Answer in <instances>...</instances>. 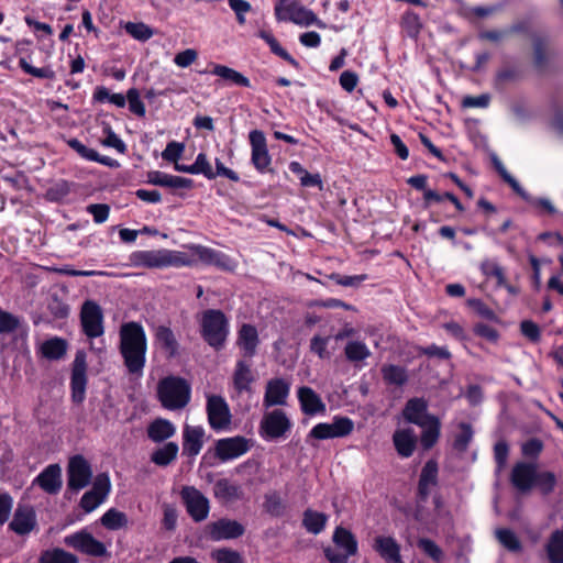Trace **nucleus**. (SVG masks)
<instances>
[{
  "instance_id": "5701e85b",
  "label": "nucleus",
  "mask_w": 563,
  "mask_h": 563,
  "mask_svg": "<svg viewBox=\"0 0 563 563\" xmlns=\"http://www.w3.org/2000/svg\"><path fill=\"white\" fill-rule=\"evenodd\" d=\"M404 418L413 424H423L428 418H433V415L428 413V401L424 398L409 399L402 410Z\"/></svg>"
},
{
  "instance_id": "c85d7f7f",
  "label": "nucleus",
  "mask_w": 563,
  "mask_h": 563,
  "mask_svg": "<svg viewBox=\"0 0 563 563\" xmlns=\"http://www.w3.org/2000/svg\"><path fill=\"white\" fill-rule=\"evenodd\" d=\"M393 441L397 453L401 457H409L413 454L417 439L411 429L397 430L393 435Z\"/></svg>"
},
{
  "instance_id": "72a5a7b5",
  "label": "nucleus",
  "mask_w": 563,
  "mask_h": 563,
  "mask_svg": "<svg viewBox=\"0 0 563 563\" xmlns=\"http://www.w3.org/2000/svg\"><path fill=\"white\" fill-rule=\"evenodd\" d=\"M328 522V516L312 509H307L302 515V527L312 534L321 533Z\"/></svg>"
},
{
  "instance_id": "ea45409f",
  "label": "nucleus",
  "mask_w": 563,
  "mask_h": 563,
  "mask_svg": "<svg viewBox=\"0 0 563 563\" xmlns=\"http://www.w3.org/2000/svg\"><path fill=\"white\" fill-rule=\"evenodd\" d=\"M258 36L267 43L272 53L289 63L292 67L299 68V63L285 48L280 46L278 41L269 31L261 30L258 32Z\"/></svg>"
},
{
  "instance_id": "6e6d98bb",
  "label": "nucleus",
  "mask_w": 563,
  "mask_h": 563,
  "mask_svg": "<svg viewBox=\"0 0 563 563\" xmlns=\"http://www.w3.org/2000/svg\"><path fill=\"white\" fill-rule=\"evenodd\" d=\"M124 30L133 38L139 41H146L153 35L152 30L144 23L128 22Z\"/></svg>"
},
{
  "instance_id": "864d4df0",
  "label": "nucleus",
  "mask_w": 563,
  "mask_h": 563,
  "mask_svg": "<svg viewBox=\"0 0 563 563\" xmlns=\"http://www.w3.org/2000/svg\"><path fill=\"white\" fill-rule=\"evenodd\" d=\"M71 188V184L67 180L59 179L56 183H54L47 190H46V198L49 201H60L66 196L69 195Z\"/></svg>"
},
{
  "instance_id": "5fc2aeb1",
  "label": "nucleus",
  "mask_w": 563,
  "mask_h": 563,
  "mask_svg": "<svg viewBox=\"0 0 563 563\" xmlns=\"http://www.w3.org/2000/svg\"><path fill=\"white\" fill-rule=\"evenodd\" d=\"M111 489L110 477L107 473H100L96 476L90 493H95L102 500L107 498Z\"/></svg>"
},
{
  "instance_id": "4c0bfd02",
  "label": "nucleus",
  "mask_w": 563,
  "mask_h": 563,
  "mask_svg": "<svg viewBox=\"0 0 563 563\" xmlns=\"http://www.w3.org/2000/svg\"><path fill=\"white\" fill-rule=\"evenodd\" d=\"M212 74L241 87H251L250 79L240 71L224 65H214Z\"/></svg>"
},
{
  "instance_id": "13d9d810",
  "label": "nucleus",
  "mask_w": 563,
  "mask_h": 563,
  "mask_svg": "<svg viewBox=\"0 0 563 563\" xmlns=\"http://www.w3.org/2000/svg\"><path fill=\"white\" fill-rule=\"evenodd\" d=\"M156 340L162 347L168 350L170 355H174V333L170 328L165 325L157 327Z\"/></svg>"
},
{
  "instance_id": "774afa93",
  "label": "nucleus",
  "mask_w": 563,
  "mask_h": 563,
  "mask_svg": "<svg viewBox=\"0 0 563 563\" xmlns=\"http://www.w3.org/2000/svg\"><path fill=\"white\" fill-rule=\"evenodd\" d=\"M329 343V338H322L320 335H314L310 340V351L317 354L320 358H329L330 353L327 350Z\"/></svg>"
},
{
  "instance_id": "f3484780",
  "label": "nucleus",
  "mask_w": 563,
  "mask_h": 563,
  "mask_svg": "<svg viewBox=\"0 0 563 563\" xmlns=\"http://www.w3.org/2000/svg\"><path fill=\"white\" fill-rule=\"evenodd\" d=\"M33 485H37L48 495H56L63 486L62 467L59 464H49L34 479Z\"/></svg>"
},
{
  "instance_id": "f03ea898",
  "label": "nucleus",
  "mask_w": 563,
  "mask_h": 563,
  "mask_svg": "<svg viewBox=\"0 0 563 563\" xmlns=\"http://www.w3.org/2000/svg\"><path fill=\"white\" fill-rule=\"evenodd\" d=\"M509 482L520 494H528L533 488H538L542 495L547 496L554 492L558 479L553 472H539L536 463L519 461L511 468Z\"/></svg>"
},
{
  "instance_id": "c756f323",
  "label": "nucleus",
  "mask_w": 563,
  "mask_h": 563,
  "mask_svg": "<svg viewBox=\"0 0 563 563\" xmlns=\"http://www.w3.org/2000/svg\"><path fill=\"white\" fill-rule=\"evenodd\" d=\"M422 428L420 443L424 450H430L439 440L441 434V422L438 417L428 418Z\"/></svg>"
},
{
  "instance_id": "603ef678",
  "label": "nucleus",
  "mask_w": 563,
  "mask_h": 563,
  "mask_svg": "<svg viewBox=\"0 0 563 563\" xmlns=\"http://www.w3.org/2000/svg\"><path fill=\"white\" fill-rule=\"evenodd\" d=\"M176 457V443L169 442L152 454V462L159 466L168 465Z\"/></svg>"
},
{
  "instance_id": "58836bf2",
  "label": "nucleus",
  "mask_w": 563,
  "mask_h": 563,
  "mask_svg": "<svg viewBox=\"0 0 563 563\" xmlns=\"http://www.w3.org/2000/svg\"><path fill=\"white\" fill-rule=\"evenodd\" d=\"M258 36L267 43L272 53L289 63L292 67L299 68V63L285 48L280 46L278 41L269 31L261 30L258 32Z\"/></svg>"
},
{
  "instance_id": "69168bd1",
  "label": "nucleus",
  "mask_w": 563,
  "mask_h": 563,
  "mask_svg": "<svg viewBox=\"0 0 563 563\" xmlns=\"http://www.w3.org/2000/svg\"><path fill=\"white\" fill-rule=\"evenodd\" d=\"M520 331L528 340L533 343H537L541 340L540 327L531 320H523L520 323Z\"/></svg>"
},
{
  "instance_id": "9d476101",
  "label": "nucleus",
  "mask_w": 563,
  "mask_h": 563,
  "mask_svg": "<svg viewBox=\"0 0 563 563\" xmlns=\"http://www.w3.org/2000/svg\"><path fill=\"white\" fill-rule=\"evenodd\" d=\"M92 470L82 455L73 456L67 465V487L71 492H79L89 485Z\"/></svg>"
},
{
  "instance_id": "20e7f679",
  "label": "nucleus",
  "mask_w": 563,
  "mask_h": 563,
  "mask_svg": "<svg viewBox=\"0 0 563 563\" xmlns=\"http://www.w3.org/2000/svg\"><path fill=\"white\" fill-rule=\"evenodd\" d=\"M199 262L216 265L222 269H232L231 260L225 254L205 246H183L178 251V265H196Z\"/></svg>"
},
{
  "instance_id": "09e8293b",
  "label": "nucleus",
  "mask_w": 563,
  "mask_h": 563,
  "mask_svg": "<svg viewBox=\"0 0 563 563\" xmlns=\"http://www.w3.org/2000/svg\"><path fill=\"white\" fill-rule=\"evenodd\" d=\"M101 525L109 530H119L128 525L126 515L122 511L111 508L100 518Z\"/></svg>"
},
{
  "instance_id": "7ed1b4c3",
  "label": "nucleus",
  "mask_w": 563,
  "mask_h": 563,
  "mask_svg": "<svg viewBox=\"0 0 563 563\" xmlns=\"http://www.w3.org/2000/svg\"><path fill=\"white\" fill-rule=\"evenodd\" d=\"M201 335L203 340L214 350H221L230 332L227 316L218 309H208L201 317Z\"/></svg>"
},
{
  "instance_id": "ddd939ff",
  "label": "nucleus",
  "mask_w": 563,
  "mask_h": 563,
  "mask_svg": "<svg viewBox=\"0 0 563 563\" xmlns=\"http://www.w3.org/2000/svg\"><path fill=\"white\" fill-rule=\"evenodd\" d=\"M207 415L210 427L216 430H225L231 424V411L223 397L212 395L207 399Z\"/></svg>"
},
{
  "instance_id": "de8ad7c7",
  "label": "nucleus",
  "mask_w": 563,
  "mask_h": 563,
  "mask_svg": "<svg viewBox=\"0 0 563 563\" xmlns=\"http://www.w3.org/2000/svg\"><path fill=\"white\" fill-rule=\"evenodd\" d=\"M522 77V71L518 66L505 65L496 74L495 86L501 88L507 84L516 82Z\"/></svg>"
},
{
  "instance_id": "bf43d9fd",
  "label": "nucleus",
  "mask_w": 563,
  "mask_h": 563,
  "mask_svg": "<svg viewBox=\"0 0 563 563\" xmlns=\"http://www.w3.org/2000/svg\"><path fill=\"white\" fill-rule=\"evenodd\" d=\"M47 309L56 319H64L69 314V306L57 295H53L51 297Z\"/></svg>"
},
{
  "instance_id": "3c124183",
  "label": "nucleus",
  "mask_w": 563,
  "mask_h": 563,
  "mask_svg": "<svg viewBox=\"0 0 563 563\" xmlns=\"http://www.w3.org/2000/svg\"><path fill=\"white\" fill-rule=\"evenodd\" d=\"M460 432L455 435L453 448L457 452H465L473 439L474 432L472 426L467 422H461L459 424Z\"/></svg>"
},
{
  "instance_id": "cd10ccee",
  "label": "nucleus",
  "mask_w": 563,
  "mask_h": 563,
  "mask_svg": "<svg viewBox=\"0 0 563 563\" xmlns=\"http://www.w3.org/2000/svg\"><path fill=\"white\" fill-rule=\"evenodd\" d=\"M438 483V463L434 460H429L421 470L419 483H418V494L421 500H427L431 487L435 486Z\"/></svg>"
},
{
  "instance_id": "338daca9",
  "label": "nucleus",
  "mask_w": 563,
  "mask_h": 563,
  "mask_svg": "<svg viewBox=\"0 0 563 563\" xmlns=\"http://www.w3.org/2000/svg\"><path fill=\"white\" fill-rule=\"evenodd\" d=\"M87 212L92 216L96 223H103L109 218L110 207L106 203H91L87 207Z\"/></svg>"
},
{
  "instance_id": "2f4dec72",
  "label": "nucleus",
  "mask_w": 563,
  "mask_h": 563,
  "mask_svg": "<svg viewBox=\"0 0 563 563\" xmlns=\"http://www.w3.org/2000/svg\"><path fill=\"white\" fill-rule=\"evenodd\" d=\"M544 550L549 563H563V529H556L550 534Z\"/></svg>"
},
{
  "instance_id": "e2e57ef3",
  "label": "nucleus",
  "mask_w": 563,
  "mask_h": 563,
  "mask_svg": "<svg viewBox=\"0 0 563 563\" xmlns=\"http://www.w3.org/2000/svg\"><path fill=\"white\" fill-rule=\"evenodd\" d=\"M126 100L129 101L130 111L139 117L145 114V106L140 98L137 89L131 88L126 92Z\"/></svg>"
},
{
  "instance_id": "37998d69",
  "label": "nucleus",
  "mask_w": 563,
  "mask_h": 563,
  "mask_svg": "<svg viewBox=\"0 0 563 563\" xmlns=\"http://www.w3.org/2000/svg\"><path fill=\"white\" fill-rule=\"evenodd\" d=\"M548 43L542 37L533 38V65L539 73L547 70L549 66V55L547 53Z\"/></svg>"
},
{
  "instance_id": "e433bc0d",
  "label": "nucleus",
  "mask_w": 563,
  "mask_h": 563,
  "mask_svg": "<svg viewBox=\"0 0 563 563\" xmlns=\"http://www.w3.org/2000/svg\"><path fill=\"white\" fill-rule=\"evenodd\" d=\"M380 372L383 375V379L388 385L402 386L408 380L407 369L399 365H383Z\"/></svg>"
},
{
  "instance_id": "a211bd4d",
  "label": "nucleus",
  "mask_w": 563,
  "mask_h": 563,
  "mask_svg": "<svg viewBox=\"0 0 563 563\" xmlns=\"http://www.w3.org/2000/svg\"><path fill=\"white\" fill-rule=\"evenodd\" d=\"M247 451V440L243 437L220 439L216 443V454L223 462L238 459Z\"/></svg>"
},
{
  "instance_id": "680f3d73",
  "label": "nucleus",
  "mask_w": 563,
  "mask_h": 563,
  "mask_svg": "<svg viewBox=\"0 0 563 563\" xmlns=\"http://www.w3.org/2000/svg\"><path fill=\"white\" fill-rule=\"evenodd\" d=\"M67 144L87 161L95 162V159H99V153L96 150L87 147L77 139L68 140Z\"/></svg>"
},
{
  "instance_id": "9b49d317",
  "label": "nucleus",
  "mask_w": 563,
  "mask_h": 563,
  "mask_svg": "<svg viewBox=\"0 0 563 563\" xmlns=\"http://www.w3.org/2000/svg\"><path fill=\"white\" fill-rule=\"evenodd\" d=\"M353 421L347 417H334L331 423L320 422L308 433V439L328 440L343 438L353 431Z\"/></svg>"
},
{
  "instance_id": "a18cd8bd",
  "label": "nucleus",
  "mask_w": 563,
  "mask_h": 563,
  "mask_svg": "<svg viewBox=\"0 0 563 563\" xmlns=\"http://www.w3.org/2000/svg\"><path fill=\"white\" fill-rule=\"evenodd\" d=\"M401 29L411 38H417L422 30L420 16L413 11H406L400 21Z\"/></svg>"
},
{
  "instance_id": "f8f14e48",
  "label": "nucleus",
  "mask_w": 563,
  "mask_h": 563,
  "mask_svg": "<svg viewBox=\"0 0 563 563\" xmlns=\"http://www.w3.org/2000/svg\"><path fill=\"white\" fill-rule=\"evenodd\" d=\"M87 386V354L84 350H78L73 362L70 387L71 399L76 404L85 400Z\"/></svg>"
},
{
  "instance_id": "39448f33",
  "label": "nucleus",
  "mask_w": 563,
  "mask_h": 563,
  "mask_svg": "<svg viewBox=\"0 0 563 563\" xmlns=\"http://www.w3.org/2000/svg\"><path fill=\"white\" fill-rule=\"evenodd\" d=\"M292 428V422L282 409H273L263 415L258 434L265 441H274L286 438Z\"/></svg>"
},
{
  "instance_id": "1a4fd4ad",
  "label": "nucleus",
  "mask_w": 563,
  "mask_h": 563,
  "mask_svg": "<svg viewBox=\"0 0 563 563\" xmlns=\"http://www.w3.org/2000/svg\"><path fill=\"white\" fill-rule=\"evenodd\" d=\"M64 543L89 556L102 558L107 554L106 545L97 540L90 532L86 529H81L75 533L66 536L64 538Z\"/></svg>"
},
{
  "instance_id": "c9c22d12",
  "label": "nucleus",
  "mask_w": 563,
  "mask_h": 563,
  "mask_svg": "<svg viewBox=\"0 0 563 563\" xmlns=\"http://www.w3.org/2000/svg\"><path fill=\"white\" fill-rule=\"evenodd\" d=\"M41 352L47 360H60L67 352V342L62 338H52L44 341Z\"/></svg>"
},
{
  "instance_id": "4be33fe9",
  "label": "nucleus",
  "mask_w": 563,
  "mask_h": 563,
  "mask_svg": "<svg viewBox=\"0 0 563 563\" xmlns=\"http://www.w3.org/2000/svg\"><path fill=\"white\" fill-rule=\"evenodd\" d=\"M210 538L214 541L235 539L244 533V527L229 519H220L208 526Z\"/></svg>"
},
{
  "instance_id": "49530a36",
  "label": "nucleus",
  "mask_w": 563,
  "mask_h": 563,
  "mask_svg": "<svg viewBox=\"0 0 563 563\" xmlns=\"http://www.w3.org/2000/svg\"><path fill=\"white\" fill-rule=\"evenodd\" d=\"M498 542L510 552H521L522 544L517 534L507 528H500L495 531Z\"/></svg>"
},
{
  "instance_id": "79ce46f5",
  "label": "nucleus",
  "mask_w": 563,
  "mask_h": 563,
  "mask_svg": "<svg viewBox=\"0 0 563 563\" xmlns=\"http://www.w3.org/2000/svg\"><path fill=\"white\" fill-rule=\"evenodd\" d=\"M40 563H79L78 558L60 548L43 551Z\"/></svg>"
},
{
  "instance_id": "bb28decb",
  "label": "nucleus",
  "mask_w": 563,
  "mask_h": 563,
  "mask_svg": "<svg viewBox=\"0 0 563 563\" xmlns=\"http://www.w3.org/2000/svg\"><path fill=\"white\" fill-rule=\"evenodd\" d=\"M373 548L387 563H404L400 547L394 538L376 537Z\"/></svg>"
},
{
  "instance_id": "052dcab7",
  "label": "nucleus",
  "mask_w": 563,
  "mask_h": 563,
  "mask_svg": "<svg viewBox=\"0 0 563 563\" xmlns=\"http://www.w3.org/2000/svg\"><path fill=\"white\" fill-rule=\"evenodd\" d=\"M543 451V442L538 438H532L522 443L521 453L523 456L537 460Z\"/></svg>"
},
{
  "instance_id": "0e129e2a",
  "label": "nucleus",
  "mask_w": 563,
  "mask_h": 563,
  "mask_svg": "<svg viewBox=\"0 0 563 563\" xmlns=\"http://www.w3.org/2000/svg\"><path fill=\"white\" fill-rule=\"evenodd\" d=\"M217 563H243L241 554L231 549H219L212 553Z\"/></svg>"
},
{
  "instance_id": "4d7b16f0",
  "label": "nucleus",
  "mask_w": 563,
  "mask_h": 563,
  "mask_svg": "<svg viewBox=\"0 0 563 563\" xmlns=\"http://www.w3.org/2000/svg\"><path fill=\"white\" fill-rule=\"evenodd\" d=\"M418 547L434 562L440 563L442 561L443 551L434 541L427 538H421L418 541Z\"/></svg>"
},
{
  "instance_id": "a878e982",
  "label": "nucleus",
  "mask_w": 563,
  "mask_h": 563,
  "mask_svg": "<svg viewBox=\"0 0 563 563\" xmlns=\"http://www.w3.org/2000/svg\"><path fill=\"white\" fill-rule=\"evenodd\" d=\"M298 399L302 412L308 416L325 411V405L321 397L308 386H302L298 389Z\"/></svg>"
},
{
  "instance_id": "4468645a",
  "label": "nucleus",
  "mask_w": 563,
  "mask_h": 563,
  "mask_svg": "<svg viewBox=\"0 0 563 563\" xmlns=\"http://www.w3.org/2000/svg\"><path fill=\"white\" fill-rule=\"evenodd\" d=\"M181 498L187 512L196 522H200L208 517L209 500L198 489L184 487L181 489Z\"/></svg>"
},
{
  "instance_id": "7c9ffc66",
  "label": "nucleus",
  "mask_w": 563,
  "mask_h": 563,
  "mask_svg": "<svg viewBox=\"0 0 563 563\" xmlns=\"http://www.w3.org/2000/svg\"><path fill=\"white\" fill-rule=\"evenodd\" d=\"M157 396L162 405L170 410L176 409V377L168 376L157 386Z\"/></svg>"
},
{
  "instance_id": "c03bdc74",
  "label": "nucleus",
  "mask_w": 563,
  "mask_h": 563,
  "mask_svg": "<svg viewBox=\"0 0 563 563\" xmlns=\"http://www.w3.org/2000/svg\"><path fill=\"white\" fill-rule=\"evenodd\" d=\"M344 355L349 362L357 363L371 356V351L362 341H350L344 347Z\"/></svg>"
},
{
  "instance_id": "a19ab883",
  "label": "nucleus",
  "mask_w": 563,
  "mask_h": 563,
  "mask_svg": "<svg viewBox=\"0 0 563 563\" xmlns=\"http://www.w3.org/2000/svg\"><path fill=\"white\" fill-rule=\"evenodd\" d=\"M258 36L267 43L272 53L289 63L292 67L299 68V63L285 48L280 46L278 41L269 31L261 30L258 32Z\"/></svg>"
},
{
  "instance_id": "aec40b11",
  "label": "nucleus",
  "mask_w": 563,
  "mask_h": 563,
  "mask_svg": "<svg viewBox=\"0 0 563 563\" xmlns=\"http://www.w3.org/2000/svg\"><path fill=\"white\" fill-rule=\"evenodd\" d=\"M36 526V515L31 506L19 505L9 528L19 536L29 534Z\"/></svg>"
},
{
  "instance_id": "f704fd0d",
  "label": "nucleus",
  "mask_w": 563,
  "mask_h": 563,
  "mask_svg": "<svg viewBox=\"0 0 563 563\" xmlns=\"http://www.w3.org/2000/svg\"><path fill=\"white\" fill-rule=\"evenodd\" d=\"M175 432L174 424L162 418L155 419L147 427V435L154 442H162L170 438Z\"/></svg>"
},
{
  "instance_id": "8fccbe9b",
  "label": "nucleus",
  "mask_w": 563,
  "mask_h": 563,
  "mask_svg": "<svg viewBox=\"0 0 563 563\" xmlns=\"http://www.w3.org/2000/svg\"><path fill=\"white\" fill-rule=\"evenodd\" d=\"M264 510L273 517H282L285 514L286 505L277 492H269L264 496Z\"/></svg>"
},
{
  "instance_id": "0eeeda50",
  "label": "nucleus",
  "mask_w": 563,
  "mask_h": 563,
  "mask_svg": "<svg viewBox=\"0 0 563 563\" xmlns=\"http://www.w3.org/2000/svg\"><path fill=\"white\" fill-rule=\"evenodd\" d=\"M275 15L279 21H291L295 24L309 26L317 24L322 27L323 24L311 11L289 0H279L275 5Z\"/></svg>"
},
{
  "instance_id": "f257e3e1",
  "label": "nucleus",
  "mask_w": 563,
  "mask_h": 563,
  "mask_svg": "<svg viewBox=\"0 0 563 563\" xmlns=\"http://www.w3.org/2000/svg\"><path fill=\"white\" fill-rule=\"evenodd\" d=\"M120 353L130 374L141 375L145 366L146 335L137 322H128L120 329Z\"/></svg>"
},
{
  "instance_id": "423d86ee",
  "label": "nucleus",
  "mask_w": 563,
  "mask_h": 563,
  "mask_svg": "<svg viewBox=\"0 0 563 563\" xmlns=\"http://www.w3.org/2000/svg\"><path fill=\"white\" fill-rule=\"evenodd\" d=\"M332 541L343 552L331 547L324 548L323 553L329 563H349V558L357 553L358 544L356 538L350 530L343 527L335 528Z\"/></svg>"
},
{
  "instance_id": "2eb2a0df",
  "label": "nucleus",
  "mask_w": 563,
  "mask_h": 563,
  "mask_svg": "<svg viewBox=\"0 0 563 563\" xmlns=\"http://www.w3.org/2000/svg\"><path fill=\"white\" fill-rule=\"evenodd\" d=\"M131 260L136 266L150 268H163L172 266L176 260L174 253L167 250L139 251L134 252Z\"/></svg>"
},
{
  "instance_id": "393cba45",
  "label": "nucleus",
  "mask_w": 563,
  "mask_h": 563,
  "mask_svg": "<svg viewBox=\"0 0 563 563\" xmlns=\"http://www.w3.org/2000/svg\"><path fill=\"white\" fill-rule=\"evenodd\" d=\"M260 343L258 332L252 324L244 323L238 332L236 344L242 350L244 356L252 358L256 354Z\"/></svg>"
},
{
  "instance_id": "6ab92c4d",
  "label": "nucleus",
  "mask_w": 563,
  "mask_h": 563,
  "mask_svg": "<svg viewBox=\"0 0 563 563\" xmlns=\"http://www.w3.org/2000/svg\"><path fill=\"white\" fill-rule=\"evenodd\" d=\"M290 391V384L284 378H273L266 384V390L263 399L265 408L274 406H284L287 404V398Z\"/></svg>"
},
{
  "instance_id": "dca6fc26",
  "label": "nucleus",
  "mask_w": 563,
  "mask_h": 563,
  "mask_svg": "<svg viewBox=\"0 0 563 563\" xmlns=\"http://www.w3.org/2000/svg\"><path fill=\"white\" fill-rule=\"evenodd\" d=\"M249 139L252 147V163L258 172L264 173L272 161L265 134L260 130H253L250 132Z\"/></svg>"
},
{
  "instance_id": "412c9836",
  "label": "nucleus",
  "mask_w": 563,
  "mask_h": 563,
  "mask_svg": "<svg viewBox=\"0 0 563 563\" xmlns=\"http://www.w3.org/2000/svg\"><path fill=\"white\" fill-rule=\"evenodd\" d=\"M205 442V429L200 426L185 424L183 430V455L196 457Z\"/></svg>"
},
{
  "instance_id": "b1692460",
  "label": "nucleus",
  "mask_w": 563,
  "mask_h": 563,
  "mask_svg": "<svg viewBox=\"0 0 563 563\" xmlns=\"http://www.w3.org/2000/svg\"><path fill=\"white\" fill-rule=\"evenodd\" d=\"M232 379L234 390L239 395L243 393H251L252 384L255 382L251 364L244 360H239L235 364Z\"/></svg>"
},
{
  "instance_id": "6e6552de",
  "label": "nucleus",
  "mask_w": 563,
  "mask_h": 563,
  "mask_svg": "<svg viewBox=\"0 0 563 563\" xmlns=\"http://www.w3.org/2000/svg\"><path fill=\"white\" fill-rule=\"evenodd\" d=\"M82 332L89 339L99 338L104 333L103 312L99 303L86 300L80 309Z\"/></svg>"
},
{
  "instance_id": "473e14b6",
  "label": "nucleus",
  "mask_w": 563,
  "mask_h": 563,
  "mask_svg": "<svg viewBox=\"0 0 563 563\" xmlns=\"http://www.w3.org/2000/svg\"><path fill=\"white\" fill-rule=\"evenodd\" d=\"M214 496L223 501H233L243 497L241 486L230 482L227 478L219 479L214 486Z\"/></svg>"
}]
</instances>
